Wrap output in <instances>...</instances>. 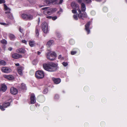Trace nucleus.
I'll return each instance as SVG.
<instances>
[{
	"label": "nucleus",
	"instance_id": "obj_7",
	"mask_svg": "<svg viewBox=\"0 0 127 127\" xmlns=\"http://www.w3.org/2000/svg\"><path fill=\"white\" fill-rule=\"evenodd\" d=\"M1 70L3 72L6 73H9L11 71V70L10 68L6 67H2Z\"/></svg>",
	"mask_w": 127,
	"mask_h": 127
},
{
	"label": "nucleus",
	"instance_id": "obj_48",
	"mask_svg": "<svg viewBox=\"0 0 127 127\" xmlns=\"http://www.w3.org/2000/svg\"><path fill=\"white\" fill-rule=\"evenodd\" d=\"M77 0L78 2L80 3H81L82 2L81 0Z\"/></svg>",
	"mask_w": 127,
	"mask_h": 127
},
{
	"label": "nucleus",
	"instance_id": "obj_36",
	"mask_svg": "<svg viewBox=\"0 0 127 127\" xmlns=\"http://www.w3.org/2000/svg\"><path fill=\"white\" fill-rule=\"evenodd\" d=\"M103 11L104 12H106L107 11L108 9L107 7H104L103 8Z\"/></svg>",
	"mask_w": 127,
	"mask_h": 127
},
{
	"label": "nucleus",
	"instance_id": "obj_19",
	"mask_svg": "<svg viewBox=\"0 0 127 127\" xmlns=\"http://www.w3.org/2000/svg\"><path fill=\"white\" fill-rule=\"evenodd\" d=\"M57 0H45L47 4H49L51 3L54 2Z\"/></svg>",
	"mask_w": 127,
	"mask_h": 127
},
{
	"label": "nucleus",
	"instance_id": "obj_12",
	"mask_svg": "<svg viewBox=\"0 0 127 127\" xmlns=\"http://www.w3.org/2000/svg\"><path fill=\"white\" fill-rule=\"evenodd\" d=\"M23 67L20 66L17 68V70L19 74L21 76L23 75L22 70L23 69Z\"/></svg>",
	"mask_w": 127,
	"mask_h": 127
},
{
	"label": "nucleus",
	"instance_id": "obj_18",
	"mask_svg": "<svg viewBox=\"0 0 127 127\" xmlns=\"http://www.w3.org/2000/svg\"><path fill=\"white\" fill-rule=\"evenodd\" d=\"M48 27V25L47 23L46 22H44L42 24V29H44L45 31V29L44 30V28Z\"/></svg>",
	"mask_w": 127,
	"mask_h": 127
},
{
	"label": "nucleus",
	"instance_id": "obj_9",
	"mask_svg": "<svg viewBox=\"0 0 127 127\" xmlns=\"http://www.w3.org/2000/svg\"><path fill=\"white\" fill-rule=\"evenodd\" d=\"M10 92L11 94L14 95H16L18 93V90L16 88L11 87L10 88Z\"/></svg>",
	"mask_w": 127,
	"mask_h": 127
},
{
	"label": "nucleus",
	"instance_id": "obj_3",
	"mask_svg": "<svg viewBox=\"0 0 127 127\" xmlns=\"http://www.w3.org/2000/svg\"><path fill=\"white\" fill-rule=\"evenodd\" d=\"M46 56L48 59L53 61L55 59L56 57V54L54 52H49L47 54Z\"/></svg>",
	"mask_w": 127,
	"mask_h": 127
},
{
	"label": "nucleus",
	"instance_id": "obj_4",
	"mask_svg": "<svg viewBox=\"0 0 127 127\" xmlns=\"http://www.w3.org/2000/svg\"><path fill=\"white\" fill-rule=\"evenodd\" d=\"M36 77L37 79H41L43 78L44 76V72L41 70L37 71L35 74Z\"/></svg>",
	"mask_w": 127,
	"mask_h": 127
},
{
	"label": "nucleus",
	"instance_id": "obj_53",
	"mask_svg": "<svg viewBox=\"0 0 127 127\" xmlns=\"http://www.w3.org/2000/svg\"><path fill=\"white\" fill-rule=\"evenodd\" d=\"M19 30H20V32H22L23 30H22L20 28Z\"/></svg>",
	"mask_w": 127,
	"mask_h": 127
},
{
	"label": "nucleus",
	"instance_id": "obj_41",
	"mask_svg": "<svg viewBox=\"0 0 127 127\" xmlns=\"http://www.w3.org/2000/svg\"><path fill=\"white\" fill-rule=\"evenodd\" d=\"M57 16H55V17H52V19L53 20H55L56 19H57Z\"/></svg>",
	"mask_w": 127,
	"mask_h": 127
},
{
	"label": "nucleus",
	"instance_id": "obj_29",
	"mask_svg": "<svg viewBox=\"0 0 127 127\" xmlns=\"http://www.w3.org/2000/svg\"><path fill=\"white\" fill-rule=\"evenodd\" d=\"M0 42L3 44H7V41L5 39H3L0 41Z\"/></svg>",
	"mask_w": 127,
	"mask_h": 127
},
{
	"label": "nucleus",
	"instance_id": "obj_52",
	"mask_svg": "<svg viewBox=\"0 0 127 127\" xmlns=\"http://www.w3.org/2000/svg\"><path fill=\"white\" fill-rule=\"evenodd\" d=\"M15 64L16 66H19V63L16 64Z\"/></svg>",
	"mask_w": 127,
	"mask_h": 127
},
{
	"label": "nucleus",
	"instance_id": "obj_11",
	"mask_svg": "<svg viewBox=\"0 0 127 127\" xmlns=\"http://www.w3.org/2000/svg\"><path fill=\"white\" fill-rule=\"evenodd\" d=\"M12 57L14 59H18L19 58H22V56L21 55L17 53L13 54L12 56Z\"/></svg>",
	"mask_w": 127,
	"mask_h": 127
},
{
	"label": "nucleus",
	"instance_id": "obj_38",
	"mask_svg": "<svg viewBox=\"0 0 127 127\" xmlns=\"http://www.w3.org/2000/svg\"><path fill=\"white\" fill-rule=\"evenodd\" d=\"M0 109L2 111H4L5 110V109L3 108V107L1 105L0 106Z\"/></svg>",
	"mask_w": 127,
	"mask_h": 127
},
{
	"label": "nucleus",
	"instance_id": "obj_34",
	"mask_svg": "<svg viewBox=\"0 0 127 127\" xmlns=\"http://www.w3.org/2000/svg\"><path fill=\"white\" fill-rule=\"evenodd\" d=\"M62 64L63 66H66L68 64L66 62H63L62 63Z\"/></svg>",
	"mask_w": 127,
	"mask_h": 127
},
{
	"label": "nucleus",
	"instance_id": "obj_28",
	"mask_svg": "<svg viewBox=\"0 0 127 127\" xmlns=\"http://www.w3.org/2000/svg\"><path fill=\"white\" fill-rule=\"evenodd\" d=\"M71 45H73L74 43V40L71 39L69 41Z\"/></svg>",
	"mask_w": 127,
	"mask_h": 127
},
{
	"label": "nucleus",
	"instance_id": "obj_46",
	"mask_svg": "<svg viewBox=\"0 0 127 127\" xmlns=\"http://www.w3.org/2000/svg\"><path fill=\"white\" fill-rule=\"evenodd\" d=\"M59 97V96L58 95H56L55 96V98H57Z\"/></svg>",
	"mask_w": 127,
	"mask_h": 127
},
{
	"label": "nucleus",
	"instance_id": "obj_55",
	"mask_svg": "<svg viewBox=\"0 0 127 127\" xmlns=\"http://www.w3.org/2000/svg\"><path fill=\"white\" fill-rule=\"evenodd\" d=\"M41 53L39 52H38L37 54L38 55H39Z\"/></svg>",
	"mask_w": 127,
	"mask_h": 127
},
{
	"label": "nucleus",
	"instance_id": "obj_50",
	"mask_svg": "<svg viewBox=\"0 0 127 127\" xmlns=\"http://www.w3.org/2000/svg\"><path fill=\"white\" fill-rule=\"evenodd\" d=\"M63 0H60V2L59 3V4L61 3L63 1Z\"/></svg>",
	"mask_w": 127,
	"mask_h": 127
},
{
	"label": "nucleus",
	"instance_id": "obj_33",
	"mask_svg": "<svg viewBox=\"0 0 127 127\" xmlns=\"http://www.w3.org/2000/svg\"><path fill=\"white\" fill-rule=\"evenodd\" d=\"M48 92V89H45L43 92V93L44 94H46Z\"/></svg>",
	"mask_w": 127,
	"mask_h": 127
},
{
	"label": "nucleus",
	"instance_id": "obj_30",
	"mask_svg": "<svg viewBox=\"0 0 127 127\" xmlns=\"http://www.w3.org/2000/svg\"><path fill=\"white\" fill-rule=\"evenodd\" d=\"M77 53V52L76 51H72L71 52V55H73L76 54Z\"/></svg>",
	"mask_w": 127,
	"mask_h": 127
},
{
	"label": "nucleus",
	"instance_id": "obj_26",
	"mask_svg": "<svg viewBox=\"0 0 127 127\" xmlns=\"http://www.w3.org/2000/svg\"><path fill=\"white\" fill-rule=\"evenodd\" d=\"M21 88L23 89H26V85L24 83H22L21 84Z\"/></svg>",
	"mask_w": 127,
	"mask_h": 127
},
{
	"label": "nucleus",
	"instance_id": "obj_32",
	"mask_svg": "<svg viewBox=\"0 0 127 127\" xmlns=\"http://www.w3.org/2000/svg\"><path fill=\"white\" fill-rule=\"evenodd\" d=\"M84 1L87 3H90L91 2V0H84Z\"/></svg>",
	"mask_w": 127,
	"mask_h": 127
},
{
	"label": "nucleus",
	"instance_id": "obj_21",
	"mask_svg": "<svg viewBox=\"0 0 127 127\" xmlns=\"http://www.w3.org/2000/svg\"><path fill=\"white\" fill-rule=\"evenodd\" d=\"M39 28V26H37L35 28V33H36V36L37 37H38L39 35V33L38 32V28Z\"/></svg>",
	"mask_w": 127,
	"mask_h": 127
},
{
	"label": "nucleus",
	"instance_id": "obj_20",
	"mask_svg": "<svg viewBox=\"0 0 127 127\" xmlns=\"http://www.w3.org/2000/svg\"><path fill=\"white\" fill-rule=\"evenodd\" d=\"M53 41L52 40H50L47 43V46L48 47L50 46L53 44Z\"/></svg>",
	"mask_w": 127,
	"mask_h": 127
},
{
	"label": "nucleus",
	"instance_id": "obj_23",
	"mask_svg": "<svg viewBox=\"0 0 127 127\" xmlns=\"http://www.w3.org/2000/svg\"><path fill=\"white\" fill-rule=\"evenodd\" d=\"M6 64V62L4 61L0 60V64L1 65H5Z\"/></svg>",
	"mask_w": 127,
	"mask_h": 127
},
{
	"label": "nucleus",
	"instance_id": "obj_17",
	"mask_svg": "<svg viewBox=\"0 0 127 127\" xmlns=\"http://www.w3.org/2000/svg\"><path fill=\"white\" fill-rule=\"evenodd\" d=\"M81 9L82 11H85L86 9V6L84 3H82L81 4Z\"/></svg>",
	"mask_w": 127,
	"mask_h": 127
},
{
	"label": "nucleus",
	"instance_id": "obj_51",
	"mask_svg": "<svg viewBox=\"0 0 127 127\" xmlns=\"http://www.w3.org/2000/svg\"><path fill=\"white\" fill-rule=\"evenodd\" d=\"M47 8H48L47 7H44L42 8V10H45V9H47Z\"/></svg>",
	"mask_w": 127,
	"mask_h": 127
},
{
	"label": "nucleus",
	"instance_id": "obj_39",
	"mask_svg": "<svg viewBox=\"0 0 127 127\" xmlns=\"http://www.w3.org/2000/svg\"><path fill=\"white\" fill-rule=\"evenodd\" d=\"M22 43H24L26 44H27V41L25 40H22Z\"/></svg>",
	"mask_w": 127,
	"mask_h": 127
},
{
	"label": "nucleus",
	"instance_id": "obj_13",
	"mask_svg": "<svg viewBox=\"0 0 127 127\" xmlns=\"http://www.w3.org/2000/svg\"><path fill=\"white\" fill-rule=\"evenodd\" d=\"M52 79L56 84H58L61 81V80L60 79L56 78H52Z\"/></svg>",
	"mask_w": 127,
	"mask_h": 127
},
{
	"label": "nucleus",
	"instance_id": "obj_31",
	"mask_svg": "<svg viewBox=\"0 0 127 127\" xmlns=\"http://www.w3.org/2000/svg\"><path fill=\"white\" fill-rule=\"evenodd\" d=\"M73 9L72 10V12L73 13H77V10H76V9H75L74 8H73Z\"/></svg>",
	"mask_w": 127,
	"mask_h": 127
},
{
	"label": "nucleus",
	"instance_id": "obj_2",
	"mask_svg": "<svg viewBox=\"0 0 127 127\" xmlns=\"http://www.w3.org/2000/svg\"><path fill=\"white\" fill-rule=\"evenodd\" d=\"M71 5L73 8L78 10L79 13L78 14V17L79 19H83L84 18H86L87 17V15L86 12H81V11L79 8V5L76 3L72 2L71 4Z\"/></svg>",
	"mask_w": 127,
	"mask_h": 127
},
{
	"label": "nucleus",
	"instance_id": "obj_16",
	"mask_svg": "<svg viewBox=\"0 0 127 127\" xmlns=\"http://www.w3.org/2000/svg\"><path fill=\"white\" fill-rule=\"evenodd\" d=\"M1 90L3 92H5L7 89V87L4 84H2L1 85Z\"/></svg>",
	"mask_w": 127,
	"mask_h": 127
},
{
	"label": "nucleus",
	"instance_id": "obj_44",
	"mask_svg": "<svg viewBox=\"0 0 127 127\" xmlns=\"http://www.w3.org/2000/svg\"><path fill=\"white\" fill-rule=\"evenodd\" d=\"M51 9H52V11L55 12L57 10V9L56 8Z\"/></svg>",
	"mask_w": 127,
	"mask_h": 127
},
{
	"label": "nucleus",
	"instance_id": "obj_49",
	"mask_svg": "<svg viewBox=\"0 0 127 127\" xmlns=\"http://www.w3.org/2000/svg\"><path fill=\"white\" fill-rule=\"evenodd\" d=\"M12 49V48L11 47H9L8 48V50L10 51H11Z\"/></svg>",
	"mask_w": 127,
	"mask_h": 127
},
{
	"label": "nucleus",
	"instance_id": "obj_37",
	"mask_svg": "<svg viewBox=\"0 0 127 127\" xmlns=\"http://www.w3.org/2000/svg\"><path fill=\"white\" fill-rule=\"evenodd\" d=\"M5 1L4 0H0V4L5 3Z\"/></svg>",
	"mask_w": 127,
	"mask_h": 127
},
{
	"label": "nucleus",
	"instance_id": "obj_57",
	"mask_svg": "<svg viewBox=\"0 0 127 127\" xmlns=\"http://www.w3.org/2000/svg\"><path fill=\"white\" fill-rule=\"evenodd\" d=\"M28 24H29V26H30V25H31V24H30V23H28Z\"/></svg>",
	"mask_w": 127,
	"mask_h": 127
},
{
	"label": "nucleus",
	"instance_id": "obj_6",
	"mask_svg": "<svg viewBox=\"0 0 127 127\" xmlns=\"http://www.w3.org/2000/svg\"><path fill=\"white\" fill-rule=\"evenodd\" d=\"M4 10L5 11V13L7 15V16L8 17H10L12 15V14L10 12L11 9L8 7L5 4H4Z\"/></svg>",
	"mask_w": 127,
	"mask_h": 127
},
{
	"label": "nucleus",
	"instance_id": "obj_1",
	"mask_svg": "<svg viewBox=\"0 0 127 127\" xmlns=\"http://www.w3.org/2000/svg\"><path fill=\"white\" fill-rule=\"evenodd\" d=\"M43 67L44 69L50 72L55 71L58 68V64L53 62L44 64Z\"/></svg>",
	"mask_w": 127,
	"mask_h": 127
},
{
	"label": "nucleus",
	"instance_id": "obj_27",
	"mask_svg": "<svg viewBox=\"0 0 127 127\" xmlns=\"http://www.w3.org/2000/svg\"><path fill=\"white\" fill-rule=\"evenodd\" d=\"M45 29V31L44 30V29H42L44 33H47L48 31V27H46V28H44V30Z\"/></svg>",
	"mask_w": 127,
	"mask_h": 127
},
{
	"label": "nucleus",
	"instance_id": "obj_8",
	"mask_svg": "<svg viewBox=\"0 0 127 127\" xmlns=\"http://www.w3.org/2000/svg\"><path fill=\"white\" fill-rule=\"evenodd\" d=\"M31 104H33L36 102V99L34 95L33 94L31 95Z\"/></svg>",
	"mask_w": 127,
	"mask_h": 127
},
{
	"label": "nucleus",
	"instance_id": "obj_14",
	"mask_svg": "<svg viewBox=\"0 0 127 127\" xmlns=\"http://www.w3.org/2000/svg\"><path fill=\"white\" fill-rule=\"evenodd\" d=\"M4 77L9 80H12L14 79L13 76L11 75H4Z\"/></svg>",
	"mask_w": 127,
	"mask_h": 127
},
{
	"label": "nucleus",
	"instance_id": "obj_25",
	"mask_svg": "<svg viewBox=\"0 0 127 127\" xmlns=\"http://www.w3.org/2000/svg\"><path fill=\"white\" fill-rule=\"evenodd\" d=\"M29 44L30 46L32 47L34 46L35 43L33 41H29Z\"/></svg>",
	"mask_w": 127,
	"mask_h": 127
},
{
	"label": "nucleus",
	"instance_id": "obj_42",
	"mask_svg": "<svg viewBox=\"0 0 127 127\" xmlns=\"http://www.w3.org/2000/svg\"><path fill=\"white\" fill-rule=\"evenodd\" d=\"M95 12L94 11H92L91 12V14L93 15H94L95 14Z\"/></svg>",
	"mask_w": 127,
	"mask_h": 127
},
{
	"label": "nucleus",
	"instance_id": "obj_10",
	"mask_svg": "<svg viewBox=\"0 0 127 127\" xmlns=\"http://www.w3.org/2000/svg\"><path fill=\"white\" fill-rule=\"evenodd\" d=\"M90 24V22H88L85 26V29L87 32L88 34L90 33V31L89 29V27Z\"/></svg>",
	"mask_w": 127,
	"mask_h": 127
},
{
	"label": "nucleus",
	"instance_id": "obj_56",
	"mask_svg": "<svg viewBox=\"0 0 127 127\" xmlns=\"http://www.w3.org/2000/svg\"><path fill=\"white\" fill-rule=\"evenodd\" d=\"M40 18H38V23H39V22H40Z\"/></svg>",
	"mask_w": 127,
	"mask_h": 127
},
{
	"label": "nucleus",
	"instance_id": "obj_24",
	"mask_svg": "<svg viewBox=\"0 0 127 127\" xmlns=\"http://www.w3.org/2000/svg\"><path fill=\"white\" fill-rule=\"evenodd\" d=\"M9 37L11 40H13L15 38V36L13 34H10L9 35Z\"/></svg>",
	"mask_w": 127,
	"mask_h": 127
},
{
	"label": "nucleus",
	"instance_id": "obj_45",
	"mask_svg": "<svg viewBox=\"0 0 127 127\" xmlns=\"http://www.w3.org/2000/svg\"><path fill=\"white\" fill-rule=\"evenodd\" d=\"M47 12V13L48 14H49V13H50V11H46V10L44 11V12Z\"/></svg>",
	"mask_w": 127,
	"mask_h": 127
},
{
	"label": "nucleus",
	"instance_id": "obj_22",
	"mask_svg": "<svg viewBox=\"0 0 127 127\" xmlns=\"http://www.w3.org/2000/svg\"><path fill=\"white\" fill-rule=\"evenodd\" d=\"M10 103L9 102L4 103L3 104V106L4 107L6 108L10 105Z\"/></svg>",
	"mask_w": 127,
	"mask_h": 127
},
{
	"label": "nucleus",
	"instance_id": "obj_35",
	"mask_svg": "<svg viewBox=\"0 0 127 127\" xmlns=\"http://www.w3.org/2000/svg\"><path fill=\"white\" fill-rule=\"evenodd\" d=\"M73 17L75 20H77L78 19V17L77 15H74L73 16Z\"/></svg>",
	"mask_w": 127,
	"mask_h": 127
},
{
	"label": "nucleus",
	"instance_id": "obj_40",
	"mask_svg": "<svg viewBox=\"0 0 127 127\" xmlns=\"http://www.w3.org/2000/svg\"><path fill=\"white\" fill-rule=\"evenodd\" d=\"M58 58L59 59H60L61 60H62L63 59V58H62V56L61 55H59Z\"/></svg>",
	"mask_w": 127,
	"mask_h": 127
},
{
	"label": "nucleus",
	"instance_id": "obj_47",
	"mask_svg": "<svg viewBox=\"0 0 127 127\" xmlns=\"http://www.w3.org/2000/svg\"><path fill=\"white\" fill-rule=\"evenodd\" d=\"M46 18H48L51 19L52 18V17L51 16H47Z\"/></svg>",
	"mask_w": 127,
	"mask_h": 127
},
{
	"label": "nucleus",
	"instance_id": "obj_54",
	"mask_svg": "<svg viewBox=\"0 0 127 127\" xmlns=\"http://www.w3.org/2000/svg\"><path fill=\"white\" fill-rule=\"evenodd\" d=\"M95 0L96 1H99V2L100 1L102 0Z\"/></svg>",
	"mask_w": 127,
	"mask_h": 127
},
{
	"label": "nucleus",
	"instance_id": "obj_58",
	"mask_svg": "<svg viewBox=\"0 0 127 127\" xmlns=\"http://www.w3.org/2000/svg\"><path fill=\"white\" fill-rule=\"evenodd\" d=\"M46 107L44 108V109H45Z\"/></svg>",
	"mask_w": 127,
	"mask_h": 127
},
{
	"label": "nucleus",
	"instance_id": "obj_15",
	"mask_svg": "<svg viewBox=\"0 0 127 127\" xmlns=\"http://www.w3.org/2000/svg\"><path fill=\"white\" fill-rule=\"evenodd\" d=\"M17 51L18 53L23 54L24 53L26 52L24 49L22 48L18 49L17 50Z\"/></svg>",
	"mask_w": 127,
	"mask_h": 127
},
{
	"label": "nucleus",
	"instance_id": "obj_5",
	"mask_svg": "<svg viewBox=\"0 0 127 127\" xmlns=\"http://www.w3.org/2000/svg\"><path fill=\"white\" fill-rule=\"evenodd\" d=\"M22 17L25 20H31L33 19V16L29 14H23L22 15Z\"/></svg>",
	"mask_w": 127,
	"mask_h": 127
},
{
	"label": "nucleus",
	"instance_id": "obj_43",
	"mask_svg": "<svg viewBox=\"0 0 127 127\" xmlns=\"http://www.w3.org/2000/svg\"><path fill=\"white\" fill-rule=\"evenodd\" d=\"M0 24L1 25H7V24L5 23H0Z\"/></svg>",
	"mask_w": 127,
	"mask_h": 127
}]
</instances>
